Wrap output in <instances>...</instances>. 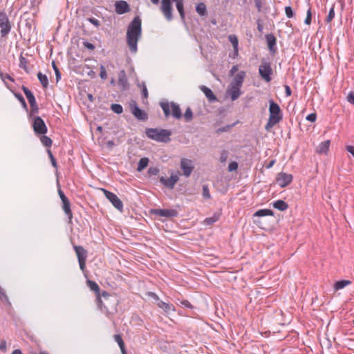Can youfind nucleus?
I'll list each match as a JSON object with an SVG mask.
<instances>
[{
  "mask_svg": "<svg viewBox=\"0 0 354 354\" xmlns=\"http://www.w3.org/2000/svg\"><path fill=\"white\" fill-rule=\"evenodd\" d=\"M142 36V20L139 16L131 21L127 31V42L131 53L138 50V41Z\"/></svg>",
  "mask_w": 354,
  "mask_h": 354,
  "instance_id": "f257e3e1",
  "label": "nucleus"
},
{
  "mask_svg": "<svg viewBox=\"0 0 354 354\" xmlns=\"http://www.w3.org/2000/svg\"><path fill=\"white\" fill-rule=\"evenodd\" d=\"M86 284L90 288V290L93 291L95 294L96 304L98 308L102 312H109V307L106 305L103 304V300L102 299V297L104 298L105 301H109L111 297L110 294L105 290L101 292L100 286L94 281L88 279L86 281Z\"/></svg>",
  "mask_w": 354,
  "mask_h": 354,
  "instance_id": "f03ea898",
  "label": "nucleus"
},
{
  "mask_svg": "<svg viewBox=\"0 0 354 354\" xmlns=\"http://www.w3.org/2000/svg\"><path fill=\"white\" fill-rule=\"evenodd\" d=\"M147 136L157 142L167 143L171 140V132L167 129L149 128L146 129Z\"/></svg>",
  "mask_w": 354,
  "mask_h": 354,
  "instance_id": "7ed1b4c3",
  "label": "nucleus"
},
{
  "mask_svg": "<svg viewBox=\"0 0 354 354\" xmlns=\"http://www.w3.org/2000/svg\"><path fill=\"white\" fill-rule=\"evenodd\" d=\"M161 106L166 118L169 117L171 113L174 118L180 119L182 117V112L179 105L174 102H169L167 101L160 102Z\"/></svg>",
  "mask_w": 354,
  "mask_h": 354,
  "instance_id": "20e7f679",
  "label": "nucleus"
},
{
  "mask_svg": "<svg viewBox=\"0 0 354 354\" xmlns=\"http://www.w3.org/2000/svg\"><path fill=\"white\" fill-rule=\"evenodd\" d=\"M269 118L280 122L283 119V113L279 105L273 100H269Z\"/></svg>",
  "mask_w": 354,
  "mask_h": 354,
  "instance_id": "39448f33",
  "label": "nucleus"
},
{
  "mask_svg": "<svg viewBox=\"0 0 354 354\" xmlns=\"http://www.w3.org/2000/svg\"><path fill=\"white\" fill-rule=\"evenodd\" d=\"M32 127L35 135H44L47 133L48 128L44 120L39 116H34Z\"/></svg>",
  "mask_w": 354,
  "mask_h": 354,
  "instance_id": "423d86ee",
  "label": "nucleus"
},
{
  "mask_svg": "<svg viewBox=\"0 0 354 354\" xmlns=\"http://www.w3.org/2000/svg\"><path fill=\"white\" fill-rule=\"evenodd\" d=\"M0 33L1 37H6L12 28L11 23L5 12H0Z\"/></svg>",
  "mask_w": 354,
  "mask_h": 354,
  "instance_id": "0eeeda50",
  "label": "nucleus"
},
{
  "mask_svg": "<svg viewBox=\"0 0 354 354\" xmlns=\"http://www.w3.org/2000/svg\"><path fill=\"white\" fill-rule=\"evenodd\" d=\"M129 107L131 113L137 120L140 121H145L148 119L147 113L145 111L139 108V106L137 104V102L135 100H130Z\"/></svg>",
  "mask_w": 354,
  "mask_h": 354,
  "instance_id": "6e6552de",
  "label": "nucleus"
},
{
  "mask_svg": "<svg viewBox=\"0 0 354 354\" xmlns=\"http://www.w3.org/2000/svg\"><path fill=\"white\" fill-rule=\"evenodd\" d=\"M73 248L78 259L80 268L84 272L86 268V261L88 254L87 250L81 245H73Z\"/></svg>",
  "mask_w": 354,
  "mask_h": 354,
  "instance_id": "1a4fd4ad",
  "label": "nucleus"
},
{
  "mask_svg": "<svg viewBox=\"0 0 354 354\" xmlns=\"http://www.w3.org/2000/svg\"><path fill=\"white\" fill-rule=\"evenodd\" d=\"M259 73L266 82H270L272 79L271 75L272 74L270 63L263 62L259 67Z\"/></svg>",
  "mask_w": 354,
  "mask_h": 354,
  "instance_id": "9d476101",
  "label": "nucleus"
},
{
  "mask_svg": "<svg viewBox=\"0 0 354 354\" xmlns=\"http://www.w3.org/2000/svg\"><path fill=\"white\" fill-rule=\"evenodd\" d=\"M102 190L104 192L106 198L112 203V205L117 209L122 212L123 209V203L122 201L118 197V196L114 193L105 189H102Z\"/></svg>",
  "mask_w": 354,
  "mask_h": 354,
  "instance_id": "9b49d317",
  "label": "nucleus"
},
{
  "mask_svg": "<svg viewBox=\"0 0 354 354\" xmlns=\"http://www.w3.org/2000/svg\"><path fill=\"white\" fill-rule=\"evenodd\" d=\"M150 213L158 216L172 218L178 216V212L174 209H151Z\"/></svg>",
  "mask_w": 354,
  "mask_h": 354,
  "instance_id": "f8f14e48",
  "label": "nucleus"
},
{
  "mask_svg": "<svg viewBox=\"0 0 354 354\" xmlns=\"http://www.w3.org/2000/svg\"><path fill=\"white\" fill-rule=\"evenodd\" d=\"M293 179L292 174L280 172L276 177V182L280 187L283 188L290 185Z\"/></svg>",
  "mask_w": 354,
  "mask_h": 354,
  "instance_id": "ddd939ff",
  "label": "nucleus"
},
{
  "mask_svg": "<svg viewBox=\"0 0 354 354\" xmlns=\"http://www.w3.org/2000/svg\"><path fill=\"white\" fill-rule=\"evenodd\" d=\"M180 169L183 171V175L189 177L194 169L192 161L189 159L182 158L180 160Z\"/></svg>",
  "mask_w": 354,
  "mask_h": 354,
  "instance_id": "4468645a",
  "label": "nucleus"
},
{
  "mask_svg": "<svg viewBox=\"0 0 354 354\" xmlns=\"http://www.w3.org/2000/svg\"><path fill=\"white\" fill-rule=\"evenodd\" d=\"M161 10L167 21L173 19L171 0H162Z\"/></svg>",
  "mask_w": 354,
  "mask_h": 354,
  "instance_id": "2eb2a0df",
  "label": "nucleus"
},
{
  "mask_svg": "<svg viewBox=\"0 0 354 354\" xmlns=\"http://www.w3.org/2000/svg\"><path fill=\"white\" fill-rule=\"evenodd\" d=\"M266 40L270 53L274 55L277 52L276 37L272 33L267 34L266 35Z\"/></svg>",
  "mask_w": 354,
  "mask_h": 354,
  "instance_id": "dca6fc26",
  "label": "nucleus"
},
{
  "mask_svg": "<svg viewBox=\"0 0 354 354\" xmlns=\"http://www.w3.org/2000/svg\"><path fill=\"white\" fill-rule=\"evenodd\" d=\"M266 216H274V212L270 209H261L257 210L253 215L254 217L261 218ZM254 222L257 223L261 228H264L262 226V221L261 218L254 220Z\"/></svg>",
  "mask_w": 354,
  "mask_h": 354,
  "instance_id": "f3484780",
  "label": "nucleus"
},
{
  "mask_svg": "<svg viewBox=\"0 0 354 354\" xmlns=\"http://www.w3.org/2000/svg\"><path fill=\"white\" fill-rule=\"evenodd\" d=\"M118 84L122 91H126L129 88V85L124 70H122L120 71L118 74Z\"/></svg>",
  "mask_w": 354,
  "mask_h": 354,
  "instance_id": "a211bd4d",
  "label": "nucleus"
},
{
  "mask_svg": "<svg viewBox=\"0 0 354 354\" xmlns=\"http://www.w3.org/2000/svg\"><path fill=\"white\" fill-rule=\"evenodd\" d=\"M179 178L177 175H171L169 178H165L164 176L160 178V182L169 189H174L175 184L178 182Z\"/></svg>",
  "mask_w": 354,
  "mask_h": 354,
  "instance_id": "6ab92c4d",
  "label": "nucleus"
},
{
  "mask_svg": "<svg viewBox=\"0 0 354 354\" xmlns=\"http://www.w3.org/2000/svg\"><path fill=\"white\" fill-rule=\"evenodd\" d=\"M115 12L119 15L128 12L130 10L129 5L125 1H118L115 3Z\"/></svg>",
  "mask_w": 354,
  "mask_h": 354,
  "instance_id": "aec40b11",
  "label": "nucleus"
},
{
  "mask_svg": "<svg viewBox=\"0 0 354 354\" xmlns=\"http://www.w3.org/2000/svg\"><path fill=\"white\" fill-rule=\"evenodd\" d=\"M245 76H246V73L245 71H239L235 75V77L233 78V80L231 82V85L234 86L241 87Z\"/></svg>",
  "mask_w": 354,
  "mask_h": 354,
  "instance_id": "412c9836",
  "label": "nucleus"
},
{
  "mask_svg": "<svg viewBox=\"0 0 354 354\" xmlns=\"http://www.w3.org/2000/svg\"><path fill=\"white\" fill-rule=\"evenodd\" d=\"M62 208L68 218V223H72L73 212L71 208V203L69 200L62 202Z\"/></svg>",
  "mask_w": 354,
  "mask_h": 354,
  "instance_id": "4be33fe9",
  "label": "nucleus"
},
{
  "mask_svg": "<svg viewBox=\"0 0 354 354\" xmlns=\"http://www.w3.org/2000/svg\"><path fill=\"white\" fill-rule=\"evenodd\" d=\"M201 91L205 94V97L207 98L209 102H214L217 101L216 96L214 94L212 91L207 87L206 86L202 85L200 86Z\"/></svg>",
  "mask_w": 354,
  "mask_h": 354,
  "instance_id": "5701e85b",
  "label": "nucleus"
},
{
  "mask_svg": "<svg viewBox=\"0 0 354 354\" xmlns=\"http://www.w3.org/2000/svg\"><path fill=\"white\" fill-rule=\"evenodd\" d=\"M330 145V140H327L324 142H322L316 148V153L319 154H327L328 151L329 150V147Z\"/></svg>",
  "mask_w": 354,
  "mask_h": 354,
  "instance_id": "b1692460",
  "label": "nucleus"
},
{
  "mask_svg": "<svg viewBox=\"0 0 354 354\" xmlns=\"http://www.w3.org/2000/svg\"><path fill=\"white\" fill-rule=\"evenodd\" d=\"M21 89L24 91L25 95L26 96L30 105L32 104L34 106L35 104L37 103V102H36V99H35L33 93L31 92V91L29 88H28L25 86H22Z\"/></svg>",
  "mask_w": 354,
  "mask_h": 354,
  "instance_id": "393cba45",
  "label": "nucleus"
},
{
  "mask_svg": "<svg viewBox=\"0 0 354 354\" xmlns=\"http://www.w3.org/2000/svg\"><path fill=\"white\" fill-rule=\"evenodd\" d=\"M352 281L351 280L342 279L336 281L333 285V288L335 291L344 288L346 286L351 285Z\"/></svg>",
  "mask_w": 354,
  "mask_h": 354,
  "instance_id": "a878e982",
  "label": "nucleus"
},
{
  "mask_svg": "<svg viewBox=\"0 0 354 354\" xmlns=\"http://www.w3.org/2000/svg\"><path fill=\"white\" fill-rule=\"evenodd\" d=\"M241 87L232 86L230 90V97L232 101L237 100L241 95Z\"/></svg>",
  "mask_w": 354,
  "mask_h": 354,
  "instance_id": "bb28decb",
  "label": "nucleus"
},
{
  "mask_svg": "<svg viewBox=\"0 0 354 354\" xmlns=\"http://www.w3.org/2000/svg\"><path fill=\"white\" fill-rule=\"evenodd\" d=\"M272 205L275 209L279 211H285L288 208V203L283 200H277Z\"/></svg>",
  "mask_w": 354,
  "mask_h": 354,
  "instance_id": "cd10ccee",
  "label": "nucleus"
},
{
  "mask_svg": "<svg viewBox=\"0 0 354 354\" xmlns=\"http://www.w3.org/2000/svg\"><path fill=\"white\" fill-rule=\"evenodd\" d=\"M157 306L166 313H168L170 310H174V306L172 304L164 302L161 300L157 303Z\"/></svg>",
  "mask_w": 354,
  "mask_h": 354,
  "instance_id": "c85d7f7f",
  "label": "nucleus"
},
{
  "mask_svg": "<svg viewBox=\"0 0 354 354\" xmlns=\"http://www.w3.org/2000/svg\"><path fill=\"white\" fill-rule=\"evenodd\" d=\"M220 216L221 213L216 212L212 216L206 218L204 221V223L207 225H212L219 220Z\"/></svg>",
  "mask_w": 354,
  "mask_h": 354,
  "instance_id": "c756f323",
  "label": "nucleus"
},
{
  "mask_svg": "<svg viewBox=\"0 0 354 354\" xmlns=\"http://www.w3.org/2000/svg\"><path fill=\"white\" fill-rule=\"evenodd\" d=\"M176 9L178 10L180 18L183 22L185 21V14L184 11L183 0H180L176 2Z\"/></svg>",
  "mask_w": 354,
  "mask_h": 354,
  "instance_id": "7c9ffc66",
  "label": "nucleus"
},
{
  "mask_svg": "<svg viewBox=\"0 0 354 354\" xmlns=\"http://www.w3.org/2000/svg\"><path fill=\"white\" fill-rule=\"evenodd\" d=\"M196 11L200 16H205L207 15V8L206 5L203 3H198L196 6Z\"/></svg>",
  "mask_w": 354,
  "mask_h": 354,
  "instance_id": "2f4dec72",
  "label": "nucleus"
},
{
  "mask_svg": "<svg viewBox=\"0 0 354 354\" xmlns=\"http://www.w3.org/2000/svg\"><path fill=\"white\" fill-rule=\"evenodd\" d=\"M37 77L40 83L44 88H47L48 86V80L46 75H44L41 72L37 73Z\"/></svg>",
  "mask_w": 354,
  "mask_h": 354,
  "instance_id": "473e14b6",
  "label": "nucleus"
},
{
  "mask_svg": "<svg viewBox=\"0 0 354 354\" xmlns=\"http://www.w3.org/2000/svg\"><path fill=\"white\" fill-rule=\"evenodd\" d=\"M27 64H28L27 59L22 55H21L19 57V66L21 68H23L26 71V73H29L30 70H29L28 67L27 66Z\"/></svg>",
  "mask_w": 354,
  "mask_h": 354,
  "instance_id": "72a5a7b5",
  "label": "nucleus"
},
{
  "mask_svg": "<svg viewBox=\"0 0 354 354\" xmlns=\"http://www.w3.org/2000/svg\"><path fill=\"white\" fill-rule=\"evenodd\" d=\"M229 41L232 44L234 50L236 53H238V46H239V40L237 37L235 35H230L228 37Z\"/></svg>",
  "mask_w": 354,
  "mask_h": 354,
  "instance_id": "f704fd0d",
  "label": "nucleus"
},
{
  "mask_svg": "<svg viewBox=\"0 0 354 354\" xmlns=\"http://www.w3.org/2000/svg\"><path fill=\"white\" fill-rule=\"evenodd\" d=\"M149 163V159L147 158H142L140 159L137 167V170L138 171H142L144 169H145Z\"/></svg>",
  "mask_w": 354,
  "mask_h": 354,
  "instance_id": "c9c22d12",
  "label": "nucleus"
},
{
  "mask_svg": "<svg viewBox=\"0 0 354 354\" xmlns=\"http://www.w3.org/2000/svg\"><path fill=\"white\" fill-rule=\"evenodd\" d=\"M40 141L42 145L46 147H50L53 143V141L50 138L45 136V134L41 135L40 137Z\"/></svg>",
  "mask_w": 354,
  "mask_h": 354,
  "instance_id": "e433bc0d",
  "label": "nucleus"
},
{
  "mask_svg": "<svg viewBox=\"0 0 354 354\" xmlns=\"http://www.w3.org/2000/svg\"><path fill=\"white\" fill-rule=\"evenodd\" d=\"M113 338L115 339V341L118 343L120 350H124V349H126L125 348V344H124V342L122 338V336L120 334H115L113 336Z\"/></svg>",
  "mask_w": 354,
  "mask_h": 354,
  "instance_id": "4c0bfd02",
  "label": "nucleus"
},
{
  "mask_svg": "<svg viewBox=\"0 0 354 354\" xmlns=\"http://www.w3.org/2000/svg\"><path fill=\"white\" fill-rule=\"evenodd\" d=\"M14 95L19 101V102L21 103L22 107L26 111H28V106H27V104H26V102L23 95L21 93H15Z\"/></svg>",
  "mask_w": 354,
  "mask_h": 354,
  "instance_id": "58836bf2",
  "label": "nucleus"
},
{
  "mask_svg": "<svg viewBox=\"0 0 354 354\" xmlns=\"http://www.w3.org/2000/svg\"><path fill=\"white\" fill-rule=\"evenodd\" d=\"M184 118L186 122H189L193 119V112L190 107H187L184 113Z\"/></svg>",
  "mask_w": 354,
  "mask_h": 354,
  "instance_id": "ea45409f",
  "label": "nucleus"
},
{
  "mask_svg": "<svg viewBox=\"0 0 354 354\" xmlns=\"http://www.w3.org/2000/svg\"><path fill=\"white\" fill-rule=\"evenodd\" d=\"M111 109L117 114H120L123 111V108L120 104H112Z\"/></svg>",
  "mask_w": 354,
  "mask_h": 354,
  "instance_id": "a19ab883",
  "label": "nucleus"
},
{
  "mask_svg": "<svg viewBox=\"0 0 354 354\" xmlns=\"http://www.w3.org/2000/svg\"><path fill=\"white\" fill-rule=\"evenodd\" d=\"M235 125V124H227L226 126H224L223 127L218 128L216 130V133L219 134L223 132H227L232 127H233Z\"/></svg>",
  "mask_w": 354,
  "mask_h": 354,
  "instance_id": "79ce46f5",
  "label": "nucleus"
},
{
  "mask_svg": "<svg viewBox=\"0 0 354 354\" xmlns=\"http://www.w3.org/2000/svg\"><path fill=\"white\" fill-rule=\"evenodd\" d=\"M202 195L204 198L209 199L211 198V195L209 194V187L207 185H203V192Z\"/></svg>",
  "mask_w": 354,
  "mask_h": 354,
  "instance_id": "37998d69",
  "label": "nucleus"
},
{
  "mask_svg": "<svg viewBox=\"0 0 354 354\" xmlns=\"http://www.w3.org/2000/svg\"><path fill=\"white\" fill-rule=\"evenodd\" d=\"M30 106L31 110H30V114H29V117L32 118V117H33L34 115L38 113V112H39V107H38L37 103L35 104L34 106L32 104L30 105Z\"/></svg>",
  "mask_w": 354,
  "mask_h": 354,
  "instance_id": "c03bdc74",
  "label": "nucleus"
},
{
  "mask_svg": "<svg viewBox=\"0 0 354 354\" xmlns=\"http://www.w3.org/2000/svg\"><path fill=\"white\" fill-rule=\"evenodd\" d=\"M278 123H279L278 122L269 118L267 124L265 126V129H266V130L269 131L271 128H272L274 126H275Z\"/></svg>",
  "mask_w": 354,
  "mask_h": 354,
  "instance_id": "a18cd8bd",
  "label": "nucleus"
},
{
  "mask_svg": "<svg viewBox=\"0 0 354 354\" xmlns=\"http://www.w3.org/2000/svg\"><path fill=\"white\" fill-rule=\"evenodd\" d=\"M52 66L55 73L56 81L58 82L61 78V73L59 72V70L58 67L56 66L55 62H53Z\"/></svg>",
  "mask_w": 354,
  "mask_h": 354,
  "instance_id": "49530a36",
  "label": "nucleus"
},
{
  "mask_svg": "<svg viewBox=\"0 0 354 354\" xmlns=\"http://www.w3.org/2000/svg\"><path fill=\"white\" fill-rule=\"evenodd\" d=\"M335 17V10H334V6H333L329 12H328V16L326 17V22L327 23H330Z\"/></svg>",
  "mask_w": 354,
  "mask_h": 354,
  "instance_id": "de8ad7c7",
  "label": "nucleus"
},
{
  "mask_svg": "<svg viewBox=\"0 0 354 354\" xmlns=\"http://www.w3.org/2000/svg\"><path fill=\"white\" fill-rule=\"evenodd\" d=\"M312 21V12L311 8H309L306 12V17L305 19L304 23L307 25H310Z\"/></svg>",
  "mask_w": 354,
  "mask_h": 354,
  "instance_id": "09e8293b",
  "label": "nucleus"
},
{
  "mask_svg": "<svg viewBox=\"0 0 354 354\" xmlns=\"http://www.w3.org/2000/svg\"><path fill=\"white\" fill-rule=\"evenodd\" d=\"M255 6L258 10V12H261L263 5L265 4V0H254Z\"/></svg>",
  "mask_w": 354,
  "mask_h": 354,
  "instance_id": "8fccbe9b",
  "label": "nucleus"
},
{
  "mask_svg": "<svg viewBox=\"0 0 354 354\" xmlns=\"http://www.w3.org/2000/svg\"><path fill=\"white\" fill-rule=\"evenodd\" d=\"M47 152H48V155L50 159L52 165L53 166V167L57 168V162H56V160H55L54 156L53 155L52 151L50 149H48Z\"/></svg>",
  "mask_w": 354,
  "mask_h": 354,
  "instance_id": "3c124183",
  "label": "nucleus"
},
{
  "mask_svg": "<svg viewBox=\"0 0 354 354\" xmlns=\"http://www.w3.org/2000/svg\"><path fill=\"white\" fill-rule=\"evenodd\" d=\"M239 165L236 161L231 162L228 165V171L230 172L236 171L238 169Z\"/></svg>",
  "mask_w": 354,
  "mask_h": 354,
  "instance_id": "603ef678",
  "label": "nucleus"
},
{
  "mask_svg": "<svg viewBox=\"0 0 354 354\" xmlns=\"http://www.w3.org/2000/svg\"><path fill=\"white\" fill-rule=\"evenodd\" d=\"M285 12L288 18H292L295 15L292 8L290 6H286L285 8Z\"/></svg>",
  "mask_w": 354,
  "mask_h": 354,
  "instance_id": "864d4df0",
  "label": "nucleus"
},
{
  "mask_svg": "<svg viewBox=\"0 0 354 354\" xmlns=\"http://www.w3.org/2000/svg\"><path fill=\"white\" fill-rule=\"evenodd\" d=\"M146 295L150 298L153 299L156 302V304L160 301L159 297L155 292H147Z\"/></svg>",
  "mask_w": 354,
  "mask_h": 354,
  "instance_id": "5fc2aeb1",
  "label": "nucleus"
},
{
  "mask_svg": "<svg viewBox=\"0 0 354 354\" xmlns=\"http://www.w3.org/2000/svg\"><path fill=\"white\" fill-rule=\"evenodd\" d=\"M159 173V169L155 167H151L148 169V174L151 176H156Z\"/></svg>",
  "mask_w": 354,
  "mask_h": 354,
  "instance_id": "6e6d98bb",
  "label": "nucleus"
},
{
  "mask_svg": "<svg viewBox=\"0 0 354 354\" xmlns=\"http://www.w3.org/2000/svg\"><path fill=\"white\" fill-rule=\"evenodd\" d=\"M228 157V152L226 150H223L221 153L220 156V161L221 162H225Z\"/></svg>",
  "mask_w": 354,
  "mask_h": 354,
  "instance_id": "4d7b16f0",
  "label": "nucleus"
},
{
  "mask_svg": "<svg viewBox=\"0 0 354 354\" xmlns=\"http://www.w3.org/2000/svg\"><path fill=\"white\" fill-rule=\"evenodd\" d=\"M0 77L3 81H5L6 79L9 80L10 81H11L12 82L15 81L14 79L9 74L3 73L1 71H0Z\"/></svg>",
  "mask_w": 354,
  "mask_h": 354,
  "instance_id": "13d9d810",
  "label": "nucleus"
},
{
  "mask_svg": "<svg viewBox=\"0 0 354 354\" xmlns=\"http://www.w3.org/2000/svg\"><path fill=\"white\" fill-rule=\"evenodd\" d=\"M100 76L102 80H105L107 77L106 68L103 65L100 66Z\"/></svg>",
  "mask_w": 354,
  "mask_h": 354,
  "instance_id": "bf43d9fd",
  "label": "nucleus"
},
{
  "mask_svg": "<svg viewBox=\"0 0 354 354\" xmlns=\"http://www.w3.org/2000/svg\"><path fill=\"white\" fill-rule=\"evenodd\" d=\"M306 119L308 121H310V122H315L316 119H317V114H316V113H310L309 115H308L306 116Z\"/></svg>",
  "mask_w": 354,
  "mask_h": 354,
  "instance_id": "052dcab7",
  "label": "nucleus"
},
{
  "mask_svg": "<svg viewBox=\"0 0 354 354\" xmlns=\"http://www.w3.org/2000/svg\"><path fill=\"white\" fill-rule=\"evenodd\" d=\"M142 97L147 99L148 97L149 93H148V91H147V86L145 85V83L142 82Z\"/></svg>",
  "mask_w": 354,
  "mask_h": 354,
  "instance_id": "680f3d73",
  "label": "nucleus"
},
{
  "mask_svg": "<svg viewBox=\"0 0 354 354\" xmlns=\"http://www.w3.org/2000/svg\"><path fill=\"white\" fill-rule=\"evenodd\" d=\"M0 299L3 301H5V302H8L9 301L8 297L5 293V292L3 290V288L0 290Z\"/></svg>",
  "mask_w": 354,
  "mask_h": 354,
  "instance_id": "e2e57ef3",
  "label": "nucleus"
},
{
  "mask_svg": "<svg viewBox=\"0 0 354 354\" xmlns=\"http://www.w3.org/2000/svg\"><path fill=\"white\" fill-rule=\"evenodd\" d=\"M82 44L85 48H86L88 50H93L95 49V46L92 43H90L87 41H84L82 42Z\"/></svg>",
  "mask_w": 354,
  "mask_h": 354,
  "instance_id": "0e129e2a",
  "label": "nucleus"
},
{
  "mask_svg": "<svg viewBox=\"0 0 354 354\" xmlns=\"http://www.w3.org/2000/svg\"><path fill=\"white\" fill-rule=\"evenodd\" d=\"M88 21L91 24H93V25H94L95 26H96V27H99V26H100V21H99L98 19H97L94 18V17H90V18H88Z\"/></svg>",
  "mask_w": 354,
  "mask_h": 354,
  "instance_id": "69168bd1",
  "label": "nucleus"
},
{
  "mask_svg": "<svg viewBox=\"0 0 354 354\" xmlns=\"http://www.w3.org/2000/svg\"><path fill=\"white\" fill-rule=\"evenodd\" d=\"M347 101L352 104H354V92L351 91L350 92L348 95H347Z\"/></svg>",
  "mask_w": 354,
  "mask_h": 354,
  "instance_id": "338daca9",
  "label": "nucleus"
},
{
  "mask_svg": "<svg viewBox=\"0 0 354 354\" xmlns=\"http://www.w3.org/2000/svg\"><path fill=\"white\" fill-rule=\"evenodd\" d=\"M181 305L187 308H193V306L188 300H183L180 302Z\"/></svg>",
  "mask_w": 354,
  "mask_h": 354,
  "instance_id": "774afa93",
  "label": "nucleus"
}]
</instances>
